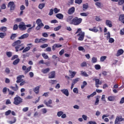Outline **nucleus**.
<instances>
[{
  "mask_svg": "<svg viewBox=\"0 0 124 124\" xmlns=\"http://www.w3.org/2000/svg\"><path fill=\"white\" fill-rule=\"evenodd\" d=\"M77 33H78L77 35V36L78 37V40L79 41H83V40H84V38L85 37V32L82 31L81 29L79 28L76 32L75 34H77Z\"/></svg>",
  "mask_w": 124,
  "mask_h": 124,
  "instance_id": "f257e3e1",
  "label": "nucleus"
},
{
  "mask_svg": "<svg viewBox=\"0 0 124 124\" xmlns=\"http://www.w3.org/2000/svg\"><path fill=\"white\" fill-rule=\"evenodd\" d=\"M83 19L81 18H78V17L76 16L72 19V25L74 26H78L82 23Z\"/></svg>",
  "mask_w": 124,
  "mask_h": 124,
  "instance_id": "f03ea898",
  "label": "nucleus"
},
{
  "mask_svg": "<svg viewBox=\"0 0 124 124\" xmlns=\"http://www.w3.org/2000/svg\"><path fill=\"white\" fill-rule=\"evenodd\" d=\"M13 103L15 105H19V104H21L23 102V99L19 96L15 97Z\"/></svg>",
  "mask_w": 124,
  "mask_h": 124,
  "instance_id": "7ed1b4c3",
  "label": "nucleus"
},
{
  "mask_svg": "<svg viewBox=\"0 0 124 124\" xmlns=\"http://www.w3.org/2000/svg\"><path fill=\"white\" fill-rule=\"evenodd\" d=\"M8 7H10V11H13L15 10V8H16V5L14 3V1H10L7 5Z\"/></svg>",
  "mask_w": 124,
  "mask_h": 124,
  "instance_id": "20e7f679",
  "label": "nucleus"
},
{
  "mask_svg": "<svg viewBox=\"0 0 124 124\" xmlns=\"http://www.w3.org/2000/svg\"><path fill=\"white\" fill-rule=\"evenodd\" d=\"M16 52H19V51H22L25 49V46H24V44H21L19 46H16L15 47Z\"/></svg>",
  "mask_w": 124,
  "mask_h": 124,
  "instance_id": "39448f33",
  "label": "nucleus"
},
{
  "mask_svg": "<svg viewBox=\"0 0 124 124\" xmlns=\"http://www.w3.org/2000/svg\"><path fill=\"white\" fill-rule=\"evenodd\" d=\"M18 28L20 30V31H26L27 30V28L26 27V25H25V23L24 22H21L18 25Z\"/></svg>",
  "mask_w": 124,
  "mask_h": 124,
  "instance_id": "423d86ee",
  "label": "nucleus"
},
{
  "mask_svg": "<svg viewBox=\"0 0 124 124\" xmlns=\"http://www.w3.org/2000/svg\"><path fill=\"white\" fill-rule=\"evenodd\" d=\"M124 121V118H123V116H117L115 120L114 124H117V123H119L120 122H123Z\"/></svg>",
  "mask_w": 124,
  "mask_h": 124,
  "instance_id": "0eeeda50",
  "label": "nucleus"
},
{
  "mask_svg": "<svg viewBox=\"0 0 124 124\" xmlns=\"http://www.w3.org/2000/svg\"><path fill=\"white\" fill-rule=\"evenodd\" d=\"M74 12H75V7H72L68 9L67 13L69 15H72V14H74Z\"/></svg>",
  "mask_w": 124,
  "mask_h": 124,
  "instance_id": "6e6552de",
  "label": "nucleus"
},
{
  "mask_svg": "<svg viewBox=\"0 0 124 124\" xmlns=\"http://www.w3.org/2000/svg\"><path fill=\"white\" fill-rule=\"evenodd\" d=\"M44 104H45L46 105V106L47 107H50L51 108H53V106H52L51 105H50V104H52V100L49 99L48 102L46 101V100H45L44 102Z\"/></svg>",
  "mask_w": 124,
  "mask_h": 124,
  "instance_id": "1a4fd4ad",
  "label": "nucleus"
},
{
  "mask_svg": "<svg viewBox=\"0 0 124 124\" xmlns=\"http://www.w3.org/2000/svg\"><path fill=\"white\" fill-rule=\"evenodd\" d=\"M73 19V16H69L66 19V22H67L71 25H72V19Z\"/></svg>",
  "mask_w": 124,
  "mask_h": 124,
  "instance_id": "9d476101",
  "label": "nucleus"
},
{
  "mask_svg": "<svg viewBox=\"0 0 124 124\" xmlns=\"http://www.w3.org/2000/svg\"><path fill=\"white\" fill-rule=\"evenodd\" d=\"M21 42H22L19 40H16L12 44V46L13 47L19 46L21 44Z\"/></svg>",
  "mask_w": 124,
  "mask_h": 124,
  "instance_id": "9b49d317",
  "label": "nucleus"
},
{
  "mask_svg": "<svg viewBox=\"0 0 124 124\" xmlns=\"http://www.w3.org/2000/svg\"><path fill=\"white\" fill-rule=\"evenodd\" d=\"M62 45H60L59 44H55L53 46H52V51H55L56 50V48H61V47H62Z\"/></svg>",
  "mask_w": 124,
  "mask_h": 124,
  "instance_id": "f8f14e48",
  "label": "nucleus"
},
{
  "mask_svg": "<svg viewBox=\"0 0 124 124\" xmlns=\"http://www.w3.org/2000/svg\"><path fill=\"white\" fill-rule=\"evenodd\" d=\"M61 92L63 93L66 96H68L69 95V92H68V90L63 89L61 90Z\"/></svg>",
  "mask_w": 124,
  "mask_h": 124,
  "instance_id": "ddd939ff",
  "label": "nucleus"
},
{
  "mask_svg": "<svg viewBox=\"0 0 124 124\" xmlns=\"http://www.w3.org/2000/svg\"><path fill=\"white\" fill-rule=\"evenodd\" d=\"M124 49H119L117 51V54H116V57H120L121 55H123L124 54Z\"/></svg>",
  "mask_w": 124,
  "mask_h": 124,
  "instance_id": "4468645a",
  "label": "nucleus"
},
{
  "mask_svg": "<svg viewBox=\"0 0 124 124\" xmlns=\"http://www.w3.org/2000/svg\"><path fill=\"white\" fill-rule=\"evenodd\" d=\"M23 77H24L23 75H20L18 77H17L16 78V83H21V82H22L23 79H22V78H23Z\"/></svg>",
  "mask_w": 124,
  "mask_h": 124,
  "instance_id": "2eb2a0df",
  "label": "nucleus"
},
{
  "mask_svg": "<svg viewBox=\"0 0 124 124\" xmlns=\"http://www.w3.org/2000/svg\"><path fill=\"white\" fill-rule=\"evenodd\" d=\"M106 25L109 27V28H112L113 27V25H112V21H110L109 20H107L106 21Z\"/></svg>",
  "mask_w": 124,
  "mask_h": 124,
  "instance_id": "dca6fc26",
  "label": "nucleus"
},
{
  "mask_svg": "<svg viewBox=\"0 0 124 124\" xmlns=\"http://www.w3.org/2000/svg\"><path fill=\"white\" fill-rule=\"evenodd\" d=\"M10 88L11 90H12V91H14V92H17L19 90V87H18L17 84H16V87L10 86Z\"/></svg>",
  "mask_w": 124,
  "mask_h": 124,
  "instance_id": "f3484780",
  "label": "nucleus"
},
{
  "mask_svg": "<svg viewBox=\"0 0 124 124\" xmlns=\"http://www.w3.org/2000/svg\"><path fill=\"white\" fill-rule=\"evenodd\" d=\"M95 87L96 88H99V86L98 85H102V82H101L100 80H99V79L97 78V80H96V81H95Z\"/></svg>",
  "mask_w": 124,
  "mask_h": 124,
  "instance_id": "a211bd4d",
  "label": "nucleus"
},
{
  "mask_svg": "<svg viewBox=\"0 0 124 124\" xmlns=\"http://www.w3.org/2000/svg\"><path fill=\"white\" fill-rule=\"evenodd\" d=\"M29 33H26L22 35L20 37H18V39H24L25 38H27L29 37Z\"/></svg>",
  "mask_w": 124,
  "mask_h": 124,
  "instance_id": "6ab92c4d",
  "label": "nucleus"
},
{
  "mask_svg": "<svg viewBox=\"0 0 124 124\" xmlns=\"http://www.w3.org/2000/svg\"><path fill=\"white\" fill-rule=\"evenodd\" d=\"M40 89V87L37 86L35 87V88L33 90V92L36 93V94H38L39 93V89Z\"/></svg>",
  "mask_w": 124,
  "mask_h": 124,
  "instance_id": "aec40b11",
  "label": "nucleus"
},
{
  "mask_svg": "<svg viewBox=\"0 0 124 124\" xmlns=\"http://www.w3.org/2000/svg\"><path fill=\"white\" fill-rule=\"evenodd\" d=\"M119 20L120 21L121 23H123V24H124V14H122L120 15Z\"/></svg>",
  "mask_w": 124,
  "mask_h": 124,
  "instance_id": "412c9836",
  "label": "nucleus"
},
{
  "mask_svg": "<svg viewBox=\"0 0 124 124\" xmlns=\"http://www.w3.org/2000/svg\"><path fill=\"white\" fill-rule=\"evenodd\" d=\"M69 73H70V77L71 78H74V77H75V76L76 75V73H77L75 71H71V70L69 71Z\"/></svg>",
  "mask_w": 124,
  "mask_h": 124,
  "instance_id": "4be33fe9",
  "label": "nucleus"
},
{
  "mask_svg": "<svg viewBox=\"0 0 124 124\" xmlns=\"http://www.w3.org/2000/svg\"><path fill=\"white\" fill-rule=\"evenodd\" d=\"M89 30L93 32H97V31H98V30L96 27H94L93 28H89Z\"/></svg>",
  "mask_w": 124,
  "mask_h": 124,
  "instance_id": "5701e85b",
  "label": "nucleus"
},
{
  "mask_svg": "<svg viewBox=\"0 0 124 124\" xmlns=\"http://www.w3.org/2000/svg\"><path fill=\"white\" fill-rule=\"evenodd\" d=\"M55 75H56L55 71H52L51 73V75L49 76L48 78L49 79H53V78H55Z\"/></svg>",
  "mask_w": 124,
  "mask_h": 124,
  "instance_id": "b1692460",
  "label": "nucleus"
},
{
  "mask_svg": "<svg viewBox=\"0 0 124 124\" xmlns=\"http://www.w3.org/2000/svg\"><path fill=\"white\" fill-rule=\"evenodd\" d=\"M19 62H20V59L17 58L13 62V64L14 65H17Z\"/></svg>",
  "mask_w": 124,
  "mask_h": 124,
  "instance_id": "393cba45",
  "label": "nucleus"
},
{
  "mask_svg": "<svg viewBox=\"0 0 124 124\" xmlns=\"http://www.w3.org/2000/svg\"><path fill=\"white\" fill-rule=\"evenodd\" d=\"M57 18L60 19H63V15L62 14H58L56 15Z\"/></svg>",
  "mask_w": 124,
  "mask_h": 124,
  "instance_id": "a878e982",
  "label": "nucleus"
},
{
  "mask_svg": "<svg viewBox=\"0 0 124 124\" xmlns=\"http://www.w3.org/2000/svg\"><path fill=\"white\" fill-rule=\"evenodd\" d=\"M42 27H44V24L43 23H41L40 24L38 25V26L36 27V30L37 31H39V30L41 29Z\"/></svg>",
  "mask_w": 124,
  "mask_h": 124,
  "instance_id": "bb28decb",
  "label": "nucleus"
},
{
  "mask_svg": "<svg viewBox=\"0 0 124 124\" xmlns=\"http://www.w3.org/2000/svg\"><path fill=\"white\" fill-rule=\"evenodd\" d=\"M95 94H96V92H94L93 93H92L90 95H88L87 96L88 99H90V97H93V96H94Z\"/></svg>",
  "mask_w": 124,
  "mask_h": 124,
  "instance_id": "cd10ccee",
  "label": "nucleus"
},
{
  "mask_svg": "<svg viewBox=\"0 0 124 124\" xmlns=\"http://www.w3.org/2000/svg\"><path fill=\"white\" fill-rule=\"evenodd\" d=\"M49 71H50V69L49 68L42 70V72L44 74H46V73H47Z\"/></svg>",
  "mask_w": 124,
  "mask_h": 124,
  "instance_id": "c85d7f7f",
  "label": "nucleus"
},
{
  "mask_svg": "<svg viewBox=\"0 0 124 124\" xmlns=\"http://www.w3.org/2000/svg\"><path fill=\"white\" fill-rule=\"evenodd\" d=\"M44 7H45V3H41L38 6L39 9H43Z\"/></svg>",
  "mask_w": 124,
  "mask_h": 124,
  "instance_id": "c756f323",
  "label": "nucleus"
},
{
  "mask_svg": "<svg viewBox=\"0 0 124 124\" xmlns=\"http://www.w3.org/2000/svg\"><path fill=\"white\" fill-rule=\"evenodd\" d=\"M16 37H17V34L16 33H13L10 37V39H11V40H14V39L16 38Z\"/></svg>",
  "mask_w": 124,
  "mask_h": 124,
  "instance_id": "7c9ffc66",
  "label": "nucleus"
},
{
  "mask_svg": "<svg viewBox=\"0 0 124 124\" xmlns=\"http://www.w3.org/2000/svg\"><path fill=\"white\" fill-rule=\"evenodd\" d=\"M6 36V32H0V38H4Z\"/></svg>",
  "mask_w": 124,
  "mask_h": 124,
  "instance_id": "2f4dec72",
  "label": "nucleus"
},
{
  "mask_svg": "<svg viewBox=\"0 0 124 124\" xmlns=\"http://www.w3.org/2000/svg\"><path fill=\"white\" fill-rule=\"evenodd\" d=\"M108 101H114L115 100V97L114 96H109L108 98Z\"/></svg>",
  "mask_w": 124,
  "mask_h": 124,
  "instance_id": "473e14b6",
  "label": "nucleus"
},
{
  "mask_svg": "<svg viewBox=\"0 0 124 124\" xmlns=\"http://www.w3.org/2000/svg\"><path fill=\"white\" fill-rule=\"evenodd\" d=\"M30 50H31V47L27 46L26 48L23 49L22 53H26V52H28V51H30Z\"/></svg>",
  "mask_w": 124,
  "mask_h": 124,
  "instance_id": "72a5a7b5",
  "label": "nucleus"
},
{
  "mask_svg": "<svg viewBox=\"0 0 124 124\" xmlns=\"http://www.w3.org/2000/svg\"><path fill=\"white\" fill-rule=\"evenodd\" d=\"M100 98V97L99 96H97V97L96 98V100H95V103H94L95 105H98Z\"/></svg>",
  "mask_w": 124,
  "mask_h": 124,
  "instance_id": "f704fd0d",
  "label": "nucleus"
},
{
  "mask_svg": "<svg viewBox=\"0 0 124 124\" xmlns=\"http://www.w3.org/2000/svg\"><path fill=\"white\" fill-rule=\"evenodd\" d=\"M31 66H30L29 67L26 68V70L25 71L24 74H27V73L30 72V71H31Z\"/></svg>",
  "mask_w": 124,
  "mask_h": 124,
  "instance_id": "c9c22d12",
  "label": "nucleus"
},
{
  "mask_svg": "<svg viewBox=\"0 0 124 124\" xmlns=\"http://www.w3.org/2000/svg\"><path fill=\"white\" fill-rule=\"evenodd\" d=\"M47 40L48 39L45 38H40V43H45V42H47Z\"/></svg>",
  "mask_w": 124,
  "mask_h": 124,
  "instance_id": "e433bc0d",
  "label": "nucleus"
},
{
  "mask_svg": "<svg viewBox=\"0 0 124 124\" xmlns=\"http://www.w3.org/2000/svg\"><path fill=\"white\" fill-rule=\"evenodd\" d=\"M79 80H80L79 78H75L73 80L72 83L75 85L76 83H77L78 82H79Z\"/></svg>",
  "mask_w": 124,
  "mask_h": 124,
  "instance_id": "4c0bfd02",
  "label": "nucleus"
},
{
  "mask_svg": "<svg viewBox=\"0 0 124 124\" xmlns=\"http://www.w3.org/2000/svg\"><path fill=\"white\" fill-rule=\"evenodd\" d=\"M82 7L83 8V10H86V9H88V8H89V4H83Z\"/></svg>",
  "mask_w": 124,
  "mask_h": 124,
  "instance_id": "58836bf2",
  "label": "nucleus"
},
{
  "mask_svg": "<svg viewBox=\"0 0 124 124\" xmlns=\"http://www.w3.org/2000/svg\"><path fill=\"white\" fill-rule=\"evenodd\" d=\"M8 92H9V95H11V96H13L15 93V92L9 90V89H8Z\"/></svg>",
  "mask_w": 124,
  "mask_h": 124,
  "instance_id": "ea45409f",
  "label": "nucleus"
},
{
  "mask_svg": "<svg viewBox=\"0 0 124 124\" xmlns=\"http://www.w3.org/2000/svg\"><path fill=\"white\" fill-rule=\"evenodd\" d=\"M97 62V58L94 57H93L92 59V62L93 63H95V62Z\"/></svg>",
  "mask_w": 124,
  "mask_h": 124,
  "instance_id": "a19ab883",
  "label": "nucleus"
},
{
  "mask_svg": "<svg viewBox=\"0 0 124 124\" xmlns=\"http://www.w3.org/2000/svg\"><path fill=\"white\" fill-rule=\"evenodd\" d=\"M89 12L81 13L80 14V15H81V16H83L84 17H87V16H88V15H89Z\"/></svg>",
  "mask_w": 124,
  "mask_h": 124,
  "instance_id": "79ce46f5",
  "label": "nucleus"
},
{
  "mask_svg": "<svg viewBox=\"0 0 124 124\" xmlns=\"http://www.w3.org/2000/svg\"><path fill=\"white\" fill-rule=\"evenodd\" d=\"M81 75H83V76H84L85 77H88V76H89V75L87 74V72L85 71L84 72L83 71H81Z\"/></svg>",
  "mask_w": 124,
  "mask_h": 124,
  "instance_id": "37998d69",
  "label": "nucleus"
},
{
  "mask_svg": "<svg viewBox=\"0 0 124 124\" xmlns=\"http://www.w3.org/2000/svg\"><path fill=\"white\" fill-rule=\"evenodd\" d=\"M62 29V26H59L57 27H55L54 28V31H60V30H61Z\"/></svg>",
  "mask_w": 124,
  "mask_h": 124,
  "instance_id": "c03bdc74",
  "label": "nucleus"
},
{
  "mask_svg": "<svg viewBox=\"0 0 124 124\" xmlns=\"http://www.w3.org/2000/svg\"><path fill=\"white\" fill-rule=\"evenodd\" d=\"M6 55L8 58H11L12 57V52L8 51L6 52Z\"/></svg>",
  "mask_w": 124,
  "mask_h": 124,
  "instance_id": "a18cd8bd",
  "label": "nucleus"
},
{
  "mask_svg": "<svg viewBox=\"0 0 124 124\" xmlns=\"http://www.w3.org/2000/svg\"><path fill=\"white\" fill-rule=\"evenodd\" d=\"M78 51H83V52H86V50L83 46H79L78 47Z\"/></svg>",
  "mask_w": 124,
  "mask_h": 124,
  "instance_id": "49530a36",
  "label": "nucleus"
},
{
  "mask_svg": "<svg viewBox=\"0 0 124 124\" xmlns=\"http://www.w3.org/2000/svg\"><path fill=\"white\" fill-rule=\"evenodd\" d=\"M18 28H19V26H18V25L15 24L13 26V31H17Z\"/></svg>",
  "mask_w": 124,
  "mask_h": 124,
  "instance_id": "de8ad7c7",
  "label": "nucleus"
},
{
  "mask_svg": "<svg viewBox=\"0 0 124 124\" xmlns=\"http://www.w3.org/2000/svg\"><path fill=\"white\" fill-rule=\"evenodd\" d=\"M36 24L38 25H40L41 23L42 24V21L40 18H38L36 21Z\"/></svg>",
  "mask_w": 124,
  "mask_h": 124,
  "instance_id": "09e8293b",
  "label": "nucleus"
},
{
  "mask_svg": "<svg viewBox=\"0 0 124 124\" xmlns=\"http://www.w3.org/2000/svg\"><path fill=\"white\" fill-rule=\"evenodd\" d=\"M1 31H3L4 32H5L7 31V28L5 27H1Z\"/></svg>",
  "mask_w": 124,
  "mask_h": 124,
  "instance_id": "8fccbe9b",
  "label": "nucleus"
},
{
  "mask_svg": "<svg viewBox=\"0 0 124 124\" xmlns=\"http://www.w3.org/2000/svg\"><path fill=\"white\" fill-rule=\"evenodd\" d=\"M95 68L96 70H99V69H100V68H101V67L99 64H96L95 65Z\"/></svg>",
  "mask_w": 124,
  "mask_h": 124,
  "instance_id": "3c124183",
  "label": "nucleus"
},
{
  "mask_svg": "<svg viewBox=\"0 0 124 124\" xmlns=\"http://www.w3.org/2000/svg\"><path fill=\"white\" fill-rule=\"evenodd\" d=\"M42 57H44V58L45 59V60H47V59H48V58H49V56H48V55H47L45 53H43L42 54Z\"/></svg>",
  "mask_w": 124,
  "mask_h": 124,
  "instance_id": "603ef678",
  "label": "nucleus"
},
{
  "mask_svg": "<svg viewBox=\"0 0 124 124\" xmlns=\"http://www.w3.org/2000/svg\"><path fill=\"white\" fill-rule=\"evenodd\" d=\"M124 3V0H119L118 1L119 5H123Z\"/></svg>",
  "mask_w": 124,
  "mask_h": 124,
  "instance_id": "864d4df0",
  "label": "nucleus"
},
{
  "mask_svg": "<svg viewBox=\"0 0 124 124\" xmlns=\"http://www.w3.org/2000/svg\"><path fill=\"white\" fill-rule=\"evenodd\" d=\"M46 47H48V44H44L43 45L40 46V48H46Z\"/></svg>",
  "mask_w": 124,
  "mask_h": 124,
  "instance_id": "5fc2aeb1",
  "label": "nucleus"
},
{
  "mask_svg": "<svg viewBox=\"0 0 124 124\" xmlns=\"http://www.w3.org/2000/svg\"><path fill=\"white\" fill-rule=\"evenodd\" d=\"M106 58H107V57L106 56H102L100 58V62H103L104 61H105V60H106Z\"/></svg>",
  "mask_w": 124,
  "mask_h": 124,
  "instance_id": "6e6d98bb",
  "label": "nucleus"
},
{
  "mask_svg": "<svg viewBox=\"0 0 124 124\" xmlns=\"http://www.w3.org/2000/svg\"><path fill=\"white\" fill-rule=\"evenodd\" d=\"M82 1V0H75V3H77V4H81Z\"/></svg>",
  "mask_w": 124,
  "mask_h": 124,
  "instance_id": "4d7b16f0",
  "label": "nucleus"
},
{
  "mask_svg": "<svg viewBox=\"0 0 124 124\" xmlns=\"http://www.w3.org/2000/svg\"><path fill=\"white\" fill-rule=\"evenodd\" d=\"M5 72H6L7 74H9V73H10V69H9V68H6Z\"/></svg>",
  "mask_w": 124,
  "mask_h": 124,
  "instance_id": "13d9d810",
  "label": "nucleus"
},
{
  "mask_svg": "<svg viewBox=\"0 0 124 124\" xmlns=\"http://www.w3.org/2000/svg\"><path fill=\"white\" fill-rule=\"evenodd\" d=\"M10 114H11V110H10L6 111L5 113V116H8L9 115H10Z\"/></svg>",
  "mask_w": 124,
  "mask_h": 124,
  "instance_id": "bf43d9fd",
  "label": "nucleus"
},
{
  "mask_svg": "<svg viewBox=\"0 0 124 124\" xmlns=\"http://www.w3.org/2000/svg\"><path fill=\"white\" fill-rule=\"evenodd\" d=\"M15 59H18V55H14L11 58V61H14Z\"/></svg>",
  "mask_w": 124,
  "mask_h": 124,
  "instance_id": "052dcab7",
  "label": "nucleus"
},
{
  "mask_svg": "<svg viewBox=\"0 0 124 124\" xmlns=\"http://www.w3.org/2000/svg\"><path fill=\"white\" fill-rule=\"evenodd\" d=\"M49 83L51 84H57L58 83V81L54 80H50Z\"/></svg>",
  "mask_w": 124,
  "mask_h": 124,
  "instance_id": "680f3d73",
  "label": "nucleus"
},
{
  "mask_svg": "<svg viewBox=\"0 0 124 124\" xmlns=\"http://www.w3.org/2000/svg\"><path fill=\"white\" fill-rule=\"evenodd\" d=\"M63 114V112L62 111H59L57 113V116L58 117H61V116H62V115Z\"/></svg>",
  "mask_w": 124,
  "mask_h": 124,
  "instance_id": "e2e57ef3",
  "label": "nucleus"
},
{
  "mask_svg": "<svg viewBox=\"0 0 124 124\" xmlns=\"http://www.w3.org/2000/svg\"><path fill=\"white\" fill-rule=\"evenodd\" d=\"M81 67H84L85 66H87V62H83L81 64Z\"/></svg>",
  "mask_w": 124,
  "mask_h": 124,
  "instance_id": "0e129e2a",
  "label": "nucleus"
},
{
  "mask_svg": "<svg viewBox=\"0 0 124 124\" xmlns=\"http://www.w3.org/2000/svg\"><path fill=\"white\" fill-rule=\"evenodd\" d=\"M13 121H9V124H15V123H16V118L14 117L13 118Z\"/></svg>",
  "mask_w": 124,
  "mask_h": 124,
  "instance_id": "69168bd1",
  "label": "nucleus"
},
{
  "mask_svg": "<svg viewBox=\"0 0 124 124\" xmlns=\"http://www.w3.org/2000/svg\"><path fill=\"white\" fill-rule=\"evenodd\" d=\"M73 92L74 93H78V88H74Z\"/></svg>",
  "mask_w": 124,
  "mask_h": 124,
  "instance_id": "338daca9",
  "label": "nucleus"
},
{
  "mask_svg": "<svg viewBox=\"0 0 124 124\" xmlns=\"http://www.w3.org/2000/svg\"><path fill=\"white\" fill-rule=\"evenodd\" d=\"M89 124H97L95 121H89L88 122Z\"/></svg>",
  "mask_w": 124,
  "mask_h": 124,
  "instance_id": "774afa93",
  "label": "nucleus"
}]
</instances>
